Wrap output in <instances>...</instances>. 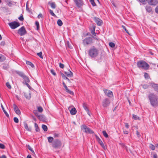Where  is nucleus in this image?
I'll return each mask as SVG.
<instances>
[{"label": "nucleus", "instance_id": "nucleus-18", "mask_svg": "<svg viewBox=\"0 0 158 158\" xmlns=\"http://www.w3.org/2000/svg\"><path fill=\"white\" fill-rule=\"evenodd\" d=\"M152 87L154 88L155 90L158 92V85L155 83H151Z\"/></svg>", "mask_w": 158, "mask_h": 158}, {"label": "nucleus", "instance_id": "nucleus-37", "mask_svg": "<svg viewBox=\"0 0 158 158\" xmlns=\"http://www.w3.org/2000/svg\"><path fill=\"white\" fill-rule=\"evenodd\" d=\"M57 23L58 26H61L63 24V23L60 19H58L57 21Z\"/></svg>", "mask_w": 158, "mask_h": 158}, {"label": "nucleus", "instance_id": "nucleus-61", "mask_svg": "<svg viewBox=\"0 0 158 158\" xmlns=\"http://www.w3.org/2000/svg\"><path fill=\"white\" fill-rule=\"evenodd\" d=\"M25 84L27 86L28 88L30 89H31V87L30 85L28 83H25Z\"/></svg>", "mask_w": 158, "mask_h": 158}, {"label": "nucleus", "instance_id": "nucleus-15", "mask_svg": "<svg viewBox=\"0 0 158 158\" xmlns=\"http://www.w3.org/2000/svg\"><path fill=\"white\" fill-rule=\"evenodd\" d=\"M145 9L148 12L151 13V14L153 13V11L152 10V8L151 6H146L145 7Z\"/></svg>", "mask_w": 158, "mask_h": 158}, {"label": "nucleus", "instance_id": "nucleus-21", "mask_svg": "<svg viewBox=\"0 0 158 158\" xmlns=\"http://www.w3.org/2000/svg\"><path fill=\"white\" fill-rule=\"evenodd\" d=\"M70 113L72 115H75L77 113V110L75 107L72 108L70 110Z\"/></svg>", "mask_w": 158, "mask_h": 158}, {"label": "nucleus", "instance_id": "nucleus-7", "mask_svg": "<svg viewBox=\"0 0 158 158\" xmlns=\"http://www.w3.org/2000/svg\"><path fill=\"white\" fill-rule=\"evenodd\" d=\"M93 43V38L91 37H87L84 39L83 40V43L84 45L87 46Z\"/></svg>", "mask_w": 158, "mask_h": 158}, {"label": "nucleus", "instance_id": "nucleus-9", "mask_svg": "<svg viewBox=\"0 0 158 158\" xmlns=\"http://www.w3.org/2000/svg\"><path fill=\"white\" fill-rule=\"evenodd\" d=\"M18 33L20 36H22L26 34L27 33V31L25 27L24 26H23L18 30Z\"/></svg>", "mask_w": 158, "mask_h": 158}, {"label": "nucleus", "instance_id": "nucleus-32", "mask_svg": "<svg viewBox=\"0 0 158 158\" xmlns=\"http://www.w3.org/2000/svg\"><path fill=\"white\" fill-rule=\"evenodd\" d=\"M42 128L44 131H47L48 130V127L45 125L43 124L42 126Z\"/></svg>", "mask_w": 158, "mask_h": 158}, {"label": "nucleus", "instance_id": "nucleus-35", "mask_svg": "<svg viewBox=\"0 0 158 158\" xmlns=\"http://www.w3.org/2000/svg\"><path fill=\"white\" fill-rule=\"evenodd\" d=\"M95 136L96 137V139L98 142V143H101L102 142V140L100 139L99 137L96 135H95Z\"/></svg>", "mask_w": 158, "mask_h": 158}, {"label": "nucleus", "instance_id": "nucleus-23", "mask_svg": "<svg viewBox=\"0 0 158 158\" xmlns=\"http://www.w3.org/2000/svg\"><path fill=\"white\" fill-rule=\"evenodd\" d=\"M93 29L91 30V34L94 35L96 36V33L95 32V27L94 26H93Z\"/></svg>", "mask_w": 158, "mask_h": 158}, {"label": "nucleus", "instance_id": "nucleus-17", "mask_svg": "<svg viewBox=\"0 0 158 158\" xmlns=\"http://www.w3.org/2000/svg\"><path fill=\"white\" fill-rule=\"evenodd\" d=\"M38 119L40 121H44L46 119V117L44 115L41 114L38 116Z\"/></svg>", "mask_w": 158, "mask_h": 158}, {"label": "nucleus", "instance_id": "nucleus-39", "mask_svg": "<svg viewBox=\"0 0 158 158\" xmlns=\"http://www.w3.org/2000/svg\"><path fill=\"white\" fill-rule=\"evenodd\" d=\"M102 132L103 135L105 136V137H106V138L108 137V135L105 131H102Z\"/></svg>", "mask_w": 158, "mask_h": 158}, {"label": "nucleus", "instance_id": "nucleus-31", "mask_svg": "<svg viewBox=\"0 0 158 158\" xmlns=\"http://www.w3.org/2000/svg\"><path fill=\"white\" fill-rule=\"evenodd\" d=\"M6 2L7 3V5L11 7L12 6L13 3L10 0H6Z\"/></svg>", "mask_w": 158, "mask_h": 158}, {"label": "nucleus", "instance_id": "nucleus-60", "mask_svg": "<svg viewBox=\"0 0 158 158\" xmlns=\"http://www.w3.org/2000/svg\"><path fill=\"white\" fill-rule=\"evenodd\" d=\"M18 19L21 21H23L24 20V18L23 16H20L19 18Z\"/></svg>", "mask_w": 158, "mask_h": 158}, {"label": "nucleus", "instance_id": "nucleus-33", "mask_svg": "<svg viewBox=\"0 0 158 158\" xmlns=\"http://www.w3.org/2000/svg\"><path fill=\"white\" fill-rule=\"evenodd\" d=\"M132 118L135 120H139L140 118L139 117H138V116L135 115V114H133L132 115Z\"/></svg>", "mask_w": 158, "mask_h": 158}, {"label": "nucleus", "instance_id": "nucleus-54", "mask_svg": "<svg viewBox=\"0 0 158 158\" xmlns=\"http://www.w3.org/2000/svg\"><path fill=\"white\" fill-rule=\"evenodd\" d=\"M6 85L7 87V88L9 89H10L11 88L9 82H7L6 84Z\"/></svg>", "mask_w": 158, "mask_h": 158}, {"label": "nucleus", "instance_id": "nucleus-55", "mask_svg": "<svg viewBox=\"0 0 158 158\" xmlns=\"http://www.w3.org/2000/svg\"><path fill=\"white\" fill-rule=\"evenodd\" d=\"M14 121L16 123H17L19 122V119L17 117H14Z\"/></svg>", "mask_w": 158, "mask_h": 158}, {"label": "nucleus", "instance_id": "nucleus-48", "mask_svg": "<svg viewBox=\"0 0 158 158\" xmlns=\"http://www.w3.org/2000/svg\"><path fill=\"white\" fill-rule=\"evenodd\" d=\"M37 55L41 58L43 59L42 53V52H40L37 53Z\"/></svg>", "mask_w": 158, "mask_h": 158}, {"label": "nucleus", "instance_id": "nucleus-45", "mask_svg": "<svg viewBox=\"0 0 158 158\" xmlns=\"http://www.w3.org/2000/svg\"><path fill=\"white\" fill-rule=\"evenodd\" d=\"M24 95L25 96L26 98L27 99H30L31 98V96L30 94H29V96H28L27 95V94L26 93H24Z\"/></svg>", "mask_w": 158, "mask_h": 158}, {"label": "nucleus", "instance_id": "nucleus-8", "mask_svg": "<svg viewBox=\"0 0 158 158\" xmlns=\"http://www.w3.org/2000/svg\"><path fill=\"white\" fill-rule=\"evenodd\" d=\"M9 25L11 29H14L19 27L20 25L19 22L13 21L9 23Z\"/></svg>", "mask_w": 158, "mask_h": 158}, {"label": "nucleus", "instance_id": "nucleus-36", "mask_svg": "<svg viewBox=\"0 0 158 158\" xmlns=\"http://www.w3.org/2000/svg\"><path fill=\"white\" fill-rule=\"evenodd\" d=\"M27 148L29 150L31 151V152L33 153L34 155H35V153L34 151V150L32 149L31 147H30V146L29 145H28L27 146Z\"/></svg>", "mask_w": 158, "mask_h": 158}, {"label": "nucleus", "instance_id": "nucleus-29", "mask_svg": "<svg viewBox=\"0 0 158 158\" xmlns=\"http://www.w3.org/2000/svg\"><path fill=\"white\" fill-rule=\"evenodd\" d=\"M53 137L50 136L48 137V141L49 143H52L53 141Z\"/></svg>", "mask_w": 158, "mask_h": 158}, {"label": "nucleus", "instance_id": "nucleus-28", "mask_svg": "<svg viewBox=\"0 0 158 158\" xmlns=\"http://www.w3.org/2000/svg\"><path fill=\"white\" fill-rule=\"evenodd\" d=\"M24 127L26 129L29 131H31V128H29L28 127L27 124L26 122H24Z\"/></svg>", "mask_w": 158, "mask_h": 158}, {"label": "nucleus", "instance_id": "nucleus-19", "mask_svg": "<svg viewBox=\"0 0 158 158\" xmlns=\"http://www.w3.org/2000/svg\"><path fill=\"white\" fill-rule=\"evenodd\" d=\"M1 107L3 110V112H4V113L5 114V115H6V116L7 117L9 118V114H8L7 112L5 110L4 108L2 103H1Z\"/></svg>", "mask_w": 158, "mask_h": 158}, {"label": "nucleus", "instance_id": "nucleus-53", "mask_svg": "<svg viewBox=\"0 0 158 158\" xmlns=\"http://www.w3.org/2000/svg\"><path fill=\"white\" fill-rule=\"evenodd\" d=\"M51 73L54 76H56V73L55 72V71L53 69H51L50 70Z\"/></svg>", "mask_w": 158, "mask_h": 158}, {"label": "nucleus", "instance_id": "nucleus-13", "mask_svg": "<svg viewBox=\"0 0 158 158\" xmlns=\"http://www.w3.org/2000/svg\"><path fill=\"white\" fill-rule=\"evenodd\" d=\"M94 19L98 25L100 26L102 25L103 22L102 20L97 17H94Z\"/></svg>", "mask_w": 158, "mask_h": 158}, {"label": "nucleus", "instance_id": "nucleus-5", "mask_svg": "<svg viewBox=\"0 0 158 158\" xmlns=\"http://www.w3.org/2000/svg\"><path fill=\"white\" fill-rule=\"evenodd\" d=\"M15 72L16 74L23 78L24 80L25 83H29L30 82L29 77L25 75L23 72L19 71H16Z\"/></svg>", "mask_w": 158, "mask_h": 158}, {"label": "nucleus", "instance_id": "nucleus-6", "mask_svg": "<svg viewBox=\"0 0 158 158\" xmlns=\"http://www.w3.org/2000/svg\"><path fill=\"white\" fill-rule=\"evenodd\" d=\"M81 130L86 133L91 134H94V133L93 131L90 129L85 124L82 125L81 127Z\"/></svg>", "mask_w": 158, "mask_h": 158}, {"label": "nucleus", "instance_id": "nucleus-62", "mask_svg": "<svg viewBox=\"0 0 158 158\" xmlns=\"http://www.w3.org/2000/svg\"><path fill=\"white\" fill-rule=\"evenodd\" d=\"M155 12L156 13L158 14V6H157L155 8Z\"/></svg>", "mask_w": 158, "mask_h": 158}, {"label": "nucleus", "instance_id": "nucleus-43", "mask_svg": "<svg viewBox=\"0 0 158 158\" xmlns=\"http://www.w3.org/2000/svg\"><path fill=\"white\" fill-rule=\"evenodd\" d=\"M122 27L123 29L125 30V31H126V32L127 33L128 35H130V34H129L128 31L126 27H125L123 25H122Z\"/></svg>", "mask_w": 158, "mask_h": 158}, {"label": "nucleus", "instance_id": "nucleus-64", "mask_svg": "<svg viewBox=\"0 0 158 158\" xmlns=\"http://www.w3.org/2000/svg\"><path fill=\"white\" fill-rule=\"evenodd\" d=\"M37 17H38V18H39V19H40V17L42 18L43 17V15L41 13H40L39 14Z\"/></svg>", "mask_w": 158, "mask_h": 158}, {"label": "nucleus", "instance_id": "nucleus-46", "mask_svg": "<svg viewBox=\"0 0 158 158\" xmlns=\"http://www.w3.org/2000/svg\"><path fill=\"white\" fill-rule=\"evenodd\" d=\"M142 85L143 88L144 89H148L149 87V85L147 84L143 85Z\"/></svg>", "mask_w": 158, "mask_h": 158}, {"label": "nucleus", "instance_id": "nucleus-3", "mask_svg": "<svg viewBox=\"0 0 158 158\" xmlns=\"http://www.w3.org/2000/svg\"><path fill=\"white\" fill-rule=\"evenodd\" d=\"M137 66L140 69L147 70L149 68V64L145 61L139 60L137 62Z\"/></svg>", "mask_w": 158, "mask_h": 158}, {"label": "nucleus", "instance_id": "nucleus-41", "mask_svg": "<svg viewBox=\"0 0 158 158\" xmlns=\"http://www.w3.org/2000/svg\"><path fill=\"white\" fill-rule=\"evenodd\" d=\"M66 91L67 93L71 95H74V93L72 91L69 89H68L66 90Z\"/></svg>", "mask_w": 158, "mask_h": 158}, {"label": "nucleus", "instance_id": "nucleus-49", "mask_svg": "<svg viewBox=\"0 0 158 158\" xmlns=\"http://www.w3.org/2000/svg\"><path fill=\"white\" fill-rule=\"evenodd\" d=\"M144 76L146 79H148L149 77V76L148 74L146 73H145Z\"/></svg>", "mask_w": 158, "mask_h": 158}, {"label": "nucleus", "instance_id": "nucleus-27", "mask_svg": "<svg viewBox=\"0 0 158 158\" xmlns=\"http://www.w3.org/2000/svg\"><path fill=\"white\" fill-rule=\"evenodd\" d=\"M6 60V57L0 54V61L2 62Z\"/></svg>", "mask_w": 158, "mask_h": 158}, {"label": "nucleus", "instance_id": "nucleus-25", "mask_svg": "<svg viewBox=\"0 0 158 158\" xmlns=\"http://www.w3.org/2000/svg\"><path fill=\"white\" fill-rule=\"evenodd\" d=\"M61 75L63 79L67 80L69 82H70V80L63 73H61Z\"/></svg>", "mask_w": 158, "mask_h": 158}, {"label": "nucleus", "instance_id": "nucleus-2", "mask_svg": "<svg viewBox=\"0 0 158 158\" xmlns=\"http://www.w3.org/2000/svg\"><path fill=\"white\" fill-rule=\"evenodd\" d=\"M98 54V49L93 46L88 51L89 55L91 58H94L97 57Z\"/></svg>", "mask_w": 158, "mask_h": 158}, {"label": "nucleus", "instance_id": "nucleus-52", "mask_svg": "<svg viewBox=\"0 0 158 158\" xmlns=\"http://www.w3.org/2000/svg\"><path fill=\"white\" fill-rule=\"evenodd\" d=\"M99 144L104 149H105V147L102 142H101V143H100Z\"/></svg>", "mask_w": 158, "mask_h": 158}, {"label": "nucleus", "instance_id": "nucleus-34", "mask_svg": "<svg viewBox=\"0 0 158 158\" xmlns=\"http://www.w3.org/2000/svg\"><path fill=\"white\" fill-rule=\"evenodd\" d=\"M34 125H35V131L36 132L39 131H40V128L39 127L37 124L36 123H35L34 124Z\"/></svg>", "mask_w": 158, "mask_h": 158}, {"label": "nucleus", "instance_id": "nucleus-40", "mask_svg": "<svg viewBox=\"0 0 158 158\" xmlns=\"http://www.w3.org/2000/svg\"><path fill=\"white\" fill-rule=\"evenodd\" d=\"M149 147L152 150H154L155 149V147L153 144H150Z\"/></svg>", "mask_w": 158, "mask_h": 158}, {"label": "nucleus", "instance_id": "nucleus-50", "mask_svg": "<svg viewBox=\"0 0 158 158\" xmlns=\"http://www.w3.org/2000/svg\"><path fill=\"white\" fill-rule=\"evenodd\" d=\"M49 11L51 15L53 16H56L54 14L52 10L51 9H49Z\"/></svg>", "mask_w": 158, "mask_h": 158}, {"label": "nucleus", "instance_id": "nucleus-58", "mask_svg": "<svg viewBox=\"0 0 158 158\" xmlns=\"http://www.w3.org/2000/svg\"><path fill=\"white\" fill-rule=\"evenodd\" d=\"M60 135L58 133H55L53 134V136L54 137H58Z\"/></svg>", "mask_w": 158, "mask_h": 158}, {"label": "nucleus", "instance_id": "nucleus-42", "mask_svg": "<svg viewBox=\"0 0 158 158\" xmlns=\"http://www.w3.org/2000/svg\"><path fill=\"white\" fill-rule=\"evenodd\" d=\"M35 25H36V26L37 27V30H38L40 28V25H39V22L37 21H36L35 22Z\"/></svg>", "mask_w": 158, "mask_h": 158}, {"label": "nucleus", "instance_id": "nucleus-24", "mask_svg": "<svg viewBox=\"0 0 158 158\" xmlns=\"http://www.w3.org/2000/svg\"><path fill=\"white\" fill-rule=\"evenodd\" d=\"M9 65L7 64L3 63L2 64V68L5 70H7L9 68Z\"/></svg>", "mask_w": 158, "mask_h": 158}, {"label": "nucleus", "instance_id": "nucleus-1", "mask_svg": "<svg viewBox=\"0 0 158 158\" xmlns=\"http://www.w3.org/2000/svg\"><path fill=\"white\" fill-rule=\"evenodd\" d=\"M148 98L151 105L153 107L158 106V98L156 95L151 94L149 95Z\"/></svg>", "mask_w": 158, "mask_h": 158}, {"label": "nucleus", "instance_id": "nucleus-26", "mask_svg": "<svg viewBox=\"0 0 158 158\" xmlns=\"http://www.w3.org/2000/svg\"><path fill=\"white\" fill-rule=\"evenodd\" d=\"M83 106L87 112L89 113V109L87 107V104L85 103H84L83 104Z\"/></svg>", "mask_w": 158, "mask_h": 158}, {"label": "nucleus", "instance_id": "nucleus-51", "mask_svg": "<svg viewBox=\"0 0 158 158\" xmlns=\"http://www.w3.org/2000/svg\"><path fill=\"white\" fill-rule=\"evenodd\" d=\"M99 144L104 149H105V147L102 142H101V143H100Z\"/></svg>", "mask_w": 158, "mask_h": 158}, {"label": "nucleus", "instance_id": "nucleus-16", "mask_svg": "<svg viewBox=\"0 0 158 158\" xmlns=\"http://www.w3.org/2000/svg\"><path fill=\"white\" fill-rule=\"evenodd\" d=\"M14 110L15 113L18 114L19 115L20 114L21 112L19 109L18 108L17 106L15 104L13 105Z\"/></svg>", "mask_w": 158, "mask_h": 158}, {"label": "nucleus", "instance_id": "nucleus-12", "mask_svg": "<svg viewBox=\"0 0 158 158\" xmlns=\"http://www.w3.org/2000/svg\"><path fill=\"white\" fill-rule=\"evenodd\" d=\"M110 102V100L107 98H106L103 100L102 102V105L104 107H106L109 106Z\"/></svg>", "mask_w": 158, "mask_h": 158}, {"label": "nucleus", "instance_id": "nucleus-59", "mask_svg": "<svg viewBox=\"0 0 158 158\" xmlns=\"http://www.w3.org/2000/svg\"><path fill=\"white\" fill-rule=\"evenodd\" d=\"M59 66L60 68L63 69L64 67V65L63 64L61 63H59Z\"/></svg>", "mask_w": 158, "mask_h": 158}, {"label": "nucleus", "instance_id": "nucleus-22", "mask_svg": "<svg viewBox=\"0 0 158 158\" xmlns=\"http://www.w3.org/2000/svg\"><path fill=\"white\" fill-rule=\"evenodd\" d=\"M48 4L50 5L52 9H55L56 7V5L55 2H48Z\"/></svg>", "mask_w": 158, "mask_h": 158}, {"label": "nucleus", "instance_id": "nucleus-20", "mask_svg": "<svg viewBox=\"0 0 158 158\" xmlns=\"http://www.w3.org/2000/svg\"><path fill=\"white\" fill-rule=\"evenodd\" d=\"M64 73H65V74L68 77H73V73L70 70H69V73L67 72H64Z\"/></svg>", "mask_w": 158, "mask_h": 158}, {"label": "nucleus", "instance_id": "nucleus-63", "mask_svg": "<svg viewBox=\"0 0 158 158\" xmlns=\"http://www.w3.org/2000/svg\"><path fill=\"white\" fill-rule=\"evenodd\" d=\"M125 124L126 127L127 128H129V126L128 124L127 123H125Z\"/></svg>", "mask_w": 158, "mask_h": 158}, {"label": "nucleus", "instance_id": "nucleus-57", "mask_svg": "<svg viewBox=\"0 0 158 158\" xmlns=\"http://www.w3.org/2000/svg\"><path fill=\"white\" fill-rule=\"evenodd\" d=\"M63 86H64V88H65V89L66 90V91L68 89L67 88V86H66V84H65V83H64V81L63 82Z\"/></svg>", "mask_w": 158, "mask_h": 158}, {"label": "nucleus", "instance_id": "nucleus-11", "mask_svg": "<svg viewBox=\"0 0 158 158\" xmlns=\"http://www.w3.org/2000/svg\"><path fill=\"white\" fill-rule=\"evenodd\" d=\"M103 91L105 95L111 98L113 96V94L112 91L107 89H103Z\"/></svg>", "mask_w": 158, "mask_h": 158}, {"label": "nucleus", "instance_id": "nucleus-56", "mask_svg": "<svg viewBox=\"0 0 158 158\" xmlns=\"http://www.w3.org/2000/svg\"><path fill=\"white\" fill-rule=\"evenodd\" d=\"M0 148L2 149H4L5 148V145L2 143H0Z\"/></svg>", "mask_w": 158, "mask_h": 158}, {"label": "nucleus", "instance_id": "nucleus-14", "mask_svg": "<svg viewBox=\"0 0 158 158\" xmlns=\"http://www.w3.org/2000/svg\"><path fill=\"white\" fill-rule=\"evenodd\" d=\"M148 4L151 6H155L158 3V0H146Z\"/></svg>", "mask_w": 158, "mask_h": 158}, {"label": "nucleus", "instance_id": "nucleus-4", "mask_svg": "<svg viewBox=\"0 0 158 158\" xmlns=\"http://www.w3.org/2000/svg\"><path fill=\"white\" fill-rule=\"evenodd\" d=\"M62 143L61 141L59 139H55L52 143V147L55 149H59L61 148Z\"/></svg>", "mask_w": 158, "mask_h": 158}, {"label": "nucleus", "instance_id": "nucleus-10", "mask_svg": "<svg viewBox=\"0 0 158 158\" xmlns=\"http://www.w3.org/2000/svg\"><path fill=\"white\" fill-rule=\"evenodd\" d=\"M74 1L77 6L78 8H81L84 4L82 0H74Z\"/></svg>", "mask_w": 158, "mask_h": 158}, {"label": "nucleus", "instance_id": "nucleus-44", "mask_svg": "<svg viewBox=\"0 0 158 158\" xmlns=\"http://www.w3.org/2000/svg\"><path fill=\"white\" fill-rule=\"evenodd\" d=\"M109 45L110 47L112 48L114 47L115 46V44L112 42H110Z\"/></svg>", "mask_w": 158, "mask_h": 158}, {"label": "nucleus", "instance_id": "nucleus-38", "mask_svg": "<svg viewBox=\"0 0 158 158\" xmlns=\"http://www.w3.org/2000/svg\"><path fill=\"white\" fill-rule=\"evenodd\" d=\"M89 2L93 6H96V3L94 2V0H89Z\"/></svg>", "mask_w": 158, "mask_h": 158}, {"label": "nucleus", "instance_id": "nucleus-47", "mask_svg": "<svg viewBox=\"0 0 158 158\" xmlns=\"http://www.w3.org/2000/svg\"><path fill=\"white\" fill-rule=\"evenodd\" d=\"M38 110L40 112H41L43 111V109L41 106H39L38 107Z\"/></svg>", "mask_w": 158, "mask_h": 158}, {"label": "nucleus", "instance_id": "nucleus-30", "mask_svg": "<svg viewBox=\"0 0 158 158\" xmlns=\"http://www.w3.org/2000/svg\"><path fill=\"white\" fill-rule=\"evenodd\" d=\"M26 63L27 65H29L32 68L34 67V65L31 62L28 61H26Z\"/></svg>", "mask_w": 158, "mask_h": 158}]
</instances>
